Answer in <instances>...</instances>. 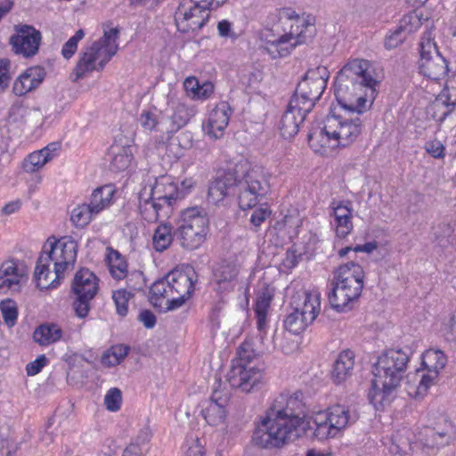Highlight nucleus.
I'll return each mask as SVG.
<instances>
[{"label":"nucleus","mask_w":456,"mask_h":456,"mask_svg":"<svg viewBox=\"0 0 456 456\" xmlns=\"http://www.w3.org/2000/svg\"><path fill=\"white\" fill-rule=\"evenodd\" d=\"M274 290L269 286L263 287L256 295L255 304V314L256 317V327L260 333V340L263 342L266 330V315L273 299Z\"/></svg>","instance_id":"obj_33"},{"label":"nucleus","mask_w":456,"mask_h":456,"mask_svg":"<svg viewBox=\"0 0 456 456\" xmlns=\"http://www.w3.org/2000/svg\"><path fill=\"white\" fill-rule=\"evenodd\" d=\"M129 151V149L122 148L113 156L110 162V168L113 171H123L129 167L132 160V155Z\"/></svg>","instance_id":"obj_51"},{"label":"nucleus","mask_w":456,"mask_h":456,"mask_svg":"<svg viewBox=\"0 0 456 456\" xmlns=\"http://www.w3.org/2000/svg\"><path fill=\"white\" fill-rule=\"evenodd\" d=\"M130 350V347L128 346H125L122 344L115 345L110 347L108 351L115 357L117 358L118 362L120 363V362L126 357Z\"/></svg>","instance_id":"obj_61"},{"label":"nucleus","mask_w":456,"mask_h":456,"mask_svg":"<svg viewBox=\"0 0 456 456\" xmlns=\"http://www.w3.org/2000/svg\"><path fill=\"white\" fill-rule=\"evenodd\" d=\"M115 189L111 184H106L94 190L86 203L92 211L97 216L104 209L110 207L113 201Z\"/></svg>","instance_id":"obj_36"},{"label":"nucleus","mask_w":456,"mask_h":456,"mask_svg":"<svg viewBox=\"0 0 456 456\" xmlns=\"http://www.w3.org/2000/svg\"><path fill=\"white\" fill-rule=\"evenodd\" d=\"M118 30L110 28L104 31L103 36L86 47L79 55V59L73 69L74 81H77L94 70L102 71L106 64L117 53Z\"/></svg>","instance_id":"obj_9"},{"label":"nucleus","mask_w":456,"mask_h":456,"mask_svg":"<svg viewBox=\"0 0 456 456\" xmlns=\"http://www.w3.org/2000/svg\"><path fill=\"white\" fill-rule=\"evenodd\" d=\"M139 210L142 217L148 223H155L159 219L169 217L171 208L167 205L160 204L150 195L148 199H143L142 194L139 197Z\"/></svg>","instance_id":"obj_34"},{"label":"nucleus","mask_w":456,"mask_h":456,"mask_svg":"<svg viewBox=\"0 0 456 456\" xmlns=\"http://www.w3.org/2000/svg\"><path fill=\"white\" fill-rule=\"evenodd\" d=\"M0 310L4 323L8 327H13L17 322L18 308L16 303L11 299L3 300L0 303Z\"/></svg>","instance_id":"obj_48"},{"label":"nucleus","mask_w":456,"mask_h":456,"mask_svg":"<svg viewBox=\"0 0 456 456\" xmlns=\"http://www.w3.org/2000/svg\"><path fill=\"white\" fill-rule=\"evenodd\" d=\"M232 109L226 102H222L214 108L208 116V125L205 131L208 135L214 139L223 137L226 129Z\"/></svg>","instance_id":"obj_27"},{"label":"nucleus","mask_w":456,"mask_h":456,"mask_svg":"<svg viewBox=\"0 0 456 456\" xmlns=\"http://www.w3.org/2000/svg\"><path fill=\"white\" fill-rule=\"evenodd\" d=\"M257 360V354L255 352L251 341L245 340L238 348V357L233 361L232 365L256 366Z\"/></svg>","instance_id":"obj_43"},{"label":"nucleus","mask_w":456,"mask_h":456,"mask_svg":"<svg viewBox=\"0 0 456 456\" xmlns=\"http://www.w3.org/2000/svg\"><path fill=\"white\" fill-rule=\"evenodd\" d=\"M175 233H172V227L163 224L159 225L154 232L153 248L156 251L162 252L166 250L172 243Z\"/></svg>","instance_id":"obj_42"},{"label":"nucleus","mask_w":456,"mask_h":456,"mask_svg":"<svg viewBox=\"0 0 456 456\" xmlns=\"http://www.w3.org/2000/svg\"><path fill=\"white\" fill-rule=\"evenodd\" d=\"M203 445L200 443L199 439L191 440L188 444V448L184 452L183 456H204Z\"/></svg>","instance_id":"obj_57"},{"label":"nucleus","mask_w":456,"mask_h":456,"mask_svg":"<svg viewBox=\"0 0 456 456\" xmlns=\"http://www.w3.org/2000/svg\"><path fill=\"white\" fill-rule=\"evenodd\" d=\"M277 16L281 21H291L289 33L279 37L265 39L263 45L264 50L272 59L283 58L290 54L292 50L298 45L306 43L315 34L314 17L307 15L299 16L291 8H281Z\"/></svg>","instance_id":"obj_6"},{"label":"nucleus","mask_w":456,"mask_h":456,"mask_svg":"<svg viewBox=\"0 0 456 456\" xmlns=\"http://www.w3.org/2000/svg\"><path fill=\"white\" fill-rule=\"evenodd\" d=\"M45 77L42 67L28 68L14 82L12 91L16 95L22 96L39 86Z\"/></svg>","instance_id":"obj_32"},{"label":"nucleus","mask_w":456,"mask_h":456,"mask_svg":"<svg viewBox=\"0 0 456 456\" xmlns=\"http://www.w3.org/2000/svg\"><path fill=\"white\" fill-rule=\"evenodd\" d=\"M47 363V358L45 354L39 355L35 361L29 362L26 367V371L28 376L37 375L41 371L43 367Z\"/></svg>","instance_id":"obj_55"},{"label":"nucleus","mask_w":456,"mask_h":456,"mask_svg":"<svg viewBox=\"0 0 456 456\" xmlns=\"http://www.w3.org/2000/svg\"><path fill=\"white\" fill-rule=\"evenodd\" d=\"M214 92V85L211 82H204L201 84L192 99L205 100L210 97Z\"/></svg>","instance_id":"obj_58"},{"label":"nucleus","mask_w":456,"mask_h":456,"mask_svg":"<svg viewBox=\"0 0 456 456\" xmlns=\"http://www.w3.org/2000/svg\"><path fill=\"white\" fill-rule=\"evenodd\" d=\"M243 165V173H239L238 202L241 209L256 207L269 191V183L263 172L258 168L246 171Z\"/></svg>","instance_id":"obj_12"},{"label":"nucleus","mask_w":456,"mask_h":456,"mask_svg":"<svg viewBox=\"0 0 456 456\" xmlns=\"http://www.w3.org/2000/svg\"><path fill=\"white\" fill-rule=\"evenodd\" d=\"M419 53V69L423 76L432 80H439L447 75V61L438 51L431 32H426L421 37Z\"/></svg>","instance_id":"obj_13"},{"label":"nucleus","mask_w":456,"mask_h":456,"mask_svg":"<svg viewBox=\"0 0 456 456\" xmlns=\"http://www.w3.org/2000/svg\"><path fill=\"white\" fill-rule=\"evenodd\" d=\"M358 419L359 414L354 407L343 404L332 405L315 415L314 435L320 440L335 437L340 431L354 424Z\"/></svg>","instance_id":"obj_11"},{"label":"nucleus","mask_w":456,"mask_h":456,"mask_svg":"<svg viewBox=\"0 0 456 456\" xmlns=\"http://www.w3.org/2000/svg\"><path fill=\"white\" fill-rule=\"evenodd\" d=\"M16 32L10 38V45L15 53L25 58L36 55L42 39L41 32L33 26L20 24L14 27Z\"/></svg>","instance_id":"obj_19"},{"label":"nucleus","mask_w":456,"mask_h":456,"mask_svg":"<svg viewBox=\"0 0 456 456\" xmlns=\"http://www.w3.org/2000/svg\"><path fill=\"white\" fill-rule=\"evenodd\" d=\"M292 308L293 311L289 313L284 320V327L288 331L293 334H299L305 330L311 322H306L305 317L301 315L300 312L295 309L294 306H292Z\"/></svg>","instance_id":"obj_45"},{"label":"nucleus","mask_w":456,"mask_h":456,"mask_svg":"<svg viewBox=\"0 0 456 456\" xmlns=\"http://www.w3.org/2000/svg\"><path fill=\"white\" fill-rule=\"evenodd\" d=\"M240 265L229 260L219 263L213 270L211 284L220 296L232 292L238 283Z\"/></svg>","instance_id":"obj_22"},{"label":"nucleus","mask_w":456,"mask_h":456,"mask_svg":"<svg viewBox=\"0 0 456 456\" xmlns=\"http://www.w3.org/2000/svg\"><path fill=\"white\" fill-rule=\"evenodd\" d=\"M200 85L201 84L195 77H189L185 78L183 82V86L186 91V94L191 99L192 97H195V94L198 91Z\"/></svg>","instance_id":"obj_60"},{"label":"nucleus","mask_w":456,"mask_h":456,"mask_svg":"<svg viewBox=\"0 0 456 456\" xmlns=\"http://www.w3.org/2000/svg\"><path fill=\"white\" fill-rule=\"evenodd\" d=\"M217 29L219 36L223 37H232L233 34L232 32V24L226 20L218 22Z\"/></svg>","instance_id":"obj_64"},{"label":"nucleus","mask_w":456,"mask_h":456,"mask_svg":"<svg viewBox=\"0 0 456 456\" xmlns=\"http://www.w3.org/2000/svg\"><path fill=\"white\" fill-rule=\"evenodd\" d=\"M106 261L110 273L116 280H122L127 274V264L122 255L112 248H107Z\"/></svg>","instance_id":"obj_38"},{"label":"nucleus","mask_w":456,"mask_h":456,"mask_svg":"<svg viewBox=\"0 0 456 456\" xmlns=\"http://www.w3.org/2000/svg\"><path fill=\"white\" fill-rule=\"evenodd\" d=\"M209 13L195 0H181L175 12L177 29L182 33L200 30L208 21Z\"/></svg>","instance_id":"obj_16"},{"label":"nucleus","mask_w":456,"mask_h":456,"mask_svg":"<svg viewBox=\"0 0 456 456\" xmlns=\"http://www.w3.org/2000/svg\"><path fill=\"white\" fill-rule=\"evenodd\" d=\"M71 289L76 295L73 309L77 316L85 318L90 309V301L98 292V279L89 269L81 268L74 276Z\"/></svg>","instance_id":"obj_15"},{"label":"nucleus","mask_w":456,"mask_h":456,"mask_svg":"<svg viewBox=\"0 0 456 456\" xmlns=\"http://www.w3.org/2000/svg\"><path fill=\"white\" fill-rule=\"evenodd\" d=\"M9 69H10V61L7 59H0V85L7 86L10 76H9Z\"/></svg>","instance_id":"obj_63"},{"label":"nucleus","mask_w":456,"mask_h":456,"mask_svg":"<svg viewBox=\"0 0 456 456\" xmlns=\"http://www.w3.org/2000/svg\"><path fill=\"white\" fill-rule=\"evenodd\" d=\"M48 161L43 151H37L30 153L23 161L22 167L27 173H34L45 166Z\"/></svg>","instance_id":"obj_47"},{"label":"nucleus","mask_w":456,"mask_h":456,"mask_svg":"<svg viewBox=\"0 0 456 456\" xmlns=\"http://www.w3.org/2000/svg\"><path fill=\"white\" fill-rule=\"evenodd\" d=\"M209 221L206 213L199 208L182 211L175 236L180 245L188 250L198 248L206 240Z\"/></svg>","instance_id":"obj_10"},{"label":"nucleus","mask_w":456,"mask_h":456,"mask_svg":"<svg viewBox=\"0 0 456 456\" xmlns=\"http://www.w3.org/2000/svg\"><path fill=\"white\" fill-rule=\"evenodd\" d=\"M304 106L297 97H291L280 122L281 134L284 139H291L298 133L300 125L312 110H305Z\"/></svg>","instance_id":"obj_23"},{"label":"nucleus","mask_w":456,"mask_h":456,"mask_svg":"<svg viewBox=\"0 0 456 456\" xmlns=\"http://www.w3.org/2000/svg\"><path fill=\"white\" fill-rule=\"evenodd\" d=\"M369 69V61L354 59L338 73L334 83L335 96L343 109L358 114L367 110V98L373 95L377 85Z\"/></svg>","instance_id":"obj_2"},{"label":"nucleus","mask_w":456,"mask_h":456,"mask_svg":"<svg viewBox=\"0 0 456 456\" xmlns=\"http://www.w3.org/2000/svg\"><path fill=\"white\" fill-rule=\"evenodd\" d=\"M329 77L330 72L324 66L309 69L297 84L292 97H297L305 105V110H313L316 101L323 94Z\"/></svg>","instance_id":"obj_14"},{"label":"nucleus","mask_w":456,"mask_h":456,"mask_svg":"<svg viewBox=\"0 0 456 456\" xmlns=\"http://www.w3.org/2000/svg\"><path fill=\"white\" fill-rule=\"evenodd\" d=\"M239 173H243L242 164L236 165L234 169H229L215 179L208 187V201L212 204L223 201L234 190L239 182Z\"/></svg>","instance_id":"obj_24"},{"label":"nucleus","mask_w":456,"mask_h":456,"mask_svg":"<svg viewBox=\"0 0 456 456\" xmlns=\"http://www.w3.org/2000/svg\"><path fill=\"white\" fill-rule=\"evenodd\" d=\"M291 306H294L306 322L311 323L317 317L321 309V298L318 292L304 291L301 295L293 297Z\"/></svg>","instance_id":"obj_30"},{"label":"nucleus","mask_w":456,"mask_h":456,"mask_svg":"<svg viewBox=\"0 0 456 456\" xmlns=\"http://www.w3.org/2000/svg\"><path fill=\"white\" fill-rule=\"evenodd\" d=\"M446 356L441 350L428 349L422 354V366L427 370V374H422L419 385L414 392L415 396L427 393L433 381L437 378L441 370L446 364Z\"/></svg>","instance_id":"obj_20"},{"label":"nucleus","mask_w":456,"mask_h":456,"mask_svg":"<svg viewBox=\"0 0 456 456\" xmlns=\"http://www.w3.org/2000/svg\"><path fill=\"white\" fill-rule=\"evenodd\" d=\"M85 37L83 29H78L73 37H71L62 46L61 55L69 60L77 50V44Z\"/></svg>","instance_id":"obj_53"},{"label":"nucleus","mask_w":456,"mask_h":456,"mask_svg":"<svg viewBox=\"0 0 456 456\" xmlns=\"http://www.w3.org/2000/svg\"><path fill=\"white\" fill-rule=\"evenodd\" d=\"M122 394L117 387L110 388L104 396V405L110 411H118L121 408Z\"/></svg>","instance_id":"obj_52"},{"label":"nucleus","mask_w":456,"mask_h":456,"mask_svg":"<svg viewBox=\"0 0 456 456\" xmlns=\"http://www.w3.org/2000/svg\"><path fill=\"white\" fill-rule=\"evenodd\" d=\"M456 230V221H442L433 227L434 241L440 247H446L452 242Z\"/></svg>","instance_id":"obj_39"},{"label":"nucleus","mask_w":456,"mask_h":456,"mask_svg":"<svg viewBox=\"0 0 456 456\" xmlns=\"http://www.w3.org/2000/svg\"><path fill=\"white\" fill-rule=\"evenodd\" d=\"M230 401L228 391L215 388L210 398L203 403L201 415L211 426H218L224 423L227 418V405Z\"/></svg>","instance_id":"obj_21"},{"label":"nucleus","mask_w":456,"mask_h":456,"mask_svg":"<svg viewBox=\"0 0 456 456\" xmlns=\"http://www.w3.org/2000/svg\"><path fill=\"white\" fill-rule=\"evenodd\" d=\"M409 361L410 355L401 348L387 349L378 358L372 387L368 395L377 410L389 404L395 397Z\"/></svg>","instance_id":"obj_3"},{"label":"nucleus","mask_w":456,"mask_h":456,"mask_svg":"<svg viewBox=\"0 0 456 456\" xmlns=\"http://www.w3.org/2000/svg\"><path fill=\"white\" fill-rule=\"evenodd\" d=\"M77 253V244L71 237L66 236L53 241L49 239L37 259L34 272L37 288H56L63 279L65 271L73 268Z\"/></svg>","instance_id":"obj_4"},{"label":"nucleus","mask_w":456,"mask_h":456,"mask_svg":"<svg viewBox=\"0 0 456 456\" xmlns=\"http://www.w3.org/2000/svg\"><path fill=\"white\" fill-rule=\"evenodd\" d=\"M62 330L55 323H44L38 326L34 333L35 342L40 346H49L59 341L61 338Z\"/></svg>","instance_id":"obj_37"},{"label":"nucleus","mask_w":456,"mask_h":456,"mask_svg":"<svg viewBox=\"0 0 456 456\" xmlns=\"http://www.w3.org/2000/svg\"><path fill=\"white\" fill-rule=\"evenodd\" d=\"M139 321L143 323L147 329H151L156 324V316L150 310H143L139 314Z\"/></svg>","instance_id":"obj_62"},{"label":"nucleus","mask_w":456,"mask_h":456,"mask_svg":"<svg viewBox=\"0 0 456 456\" xmlns=\"http://www.w3.org/2000/svg\"><path fill=\"white\" fill-rule=\"evenodd\" d=\"M151 196L161 205H167L173 211V207L178 200L184 197L183 191H179L178 185L167 175H162L156 179L151 189Z\"/></svg>","instance_id":"obj_26"},{"label":"nucleus","mask_w":456,"mask_h":456,"mask_svg":"<svg viewBox=\"0 0 456 456\" xmlns=\"http://www.w3.org/2000/svg\"><path fill=\"white\" fill-rule=\"evenodd\" d=\"M194 116V110L183 103H178L171 117L170 127L167 128V133H173L184 126L191 117Z\"/></svg>","instance_id":"obj_40"},{"label":"nucleus","mask_w":456,"mask_h":456,"mask_svg":"<svg viewBox=\"0 0 456 456\" xmlns=\"http://www.w3.org/2000/svg\"><path fill=\"white\" fill-rule=\"evenodd\" d=\"M96 215L92 211L86 203L76 207L72 212L70 220L77 227L86 226Z\"/></svg>","instance_id":"obj_46"},{"label":"nucleus","mask_w":456,"mask_h":456,"mask_svg":"<svg viewBox=\"0 0 456 456\" xmlns=\"http://www.w3.org/2000/svg\"><path fill=\"white\" fill-rule=\"evenodd\" d=\"M301 255L297 254L296 250L289 249L286 252V256L282 261V265L287 269H292L298 264Z\"/></svg>","instance_id":"obj_59"},{"label":"nucleus","mask_w":456,"mask_h":456,"mask_svg":"<svg viewBox=\"0 0 456 456\" xmlns=\"http://www.w3.org/2000/svg\"><path fill=\"white\" fill-rule=\"evenodd\" d=\"M28 274L25 266H20L13 260L4 262L0 265V290H19L22 279Z\"/></svg>","instance_id":"obj_28"},{"label":"nucleus","mask_w":456,"mask_h":456,"mask_svg":"<svg viewBox=\"0 0 456 456\" xmlns=\"http://www.w3.org/2000/svg\"><path fill=\"white\" fill-rule=\"evenodd\" d=\"M354 366V354L347 349L342 351L334 362L331 379L334 383L341 384L352 374Z\"/></svg>","instance_id":"obj_35"},{"label":"nucleus","mask_w":456,"mask_h":456,"mask_svg":"<svg viewBox=\"0 0 456 456\" xmlns=\"http://www.w3.org/2000/svg\"><path fill=\"white\" fill-rule=\"evenodd\" d=\"M31 110L25 106L21 102H15L8 111L7 120L10 124L18 126L29 122Z\"/></svg>","instance_id":"obj_44"},{"label":"nucleus","mask_w":456,"mask_h":456,"mask_svg":"<svg viewBox=\"0 0 456 456\" xmlns=\"http://www.w3.org/2000/svg\"><path fill=\"white\" fill-rule=\"evenodd\" d=\"M330 208L334 216L336 235L338 238L344 239L353 230L351 202L348 200L332 201Z\"/></svg>","instance_id":"obj_29"},{"label":"nucleus","mask_w":456,"mask_h":456,"mask_svg":"<svg viewBox=\"0 0 456 456\" xmlns=\"http://www.w3.org/2000/svg\"><path fill=\"white\" fill-rule=\"evenodd\" d=\"M454 436L452 423L442 416L434 427H423L417 434V440L423 447L433 449L448 445Z\"/></svg>","instance_id":"obj_18"},{"label":"nucleus","mask_w":456,"mask_h":456,"mask_svg":"<svg viewBox=\"0 0 456 456\" xmlns=\"http://www.w3.org/2000/svg\"><path fill=\"white\" fill-rule=\"evenodd\" d=\"M456 106V74L450 77L438 97L429 106L433 118L442 123Z\"/></svg>","instance_id":"obj_25"},{"label":"nucleus","mask_w":456,"mask_h":456,"mask_svg":"<svg viewBox=\"0 0 456 456\" xmlns=\"http://www.w3.org/2000/svg\"><path fill=\"white\" fill-rule=\"evenodd\" d=\"M231 387L250 393L260 389L265 382L263 369L257 366L232 365L227 373Z\"/></svg>","instance_id":"obj_17"},{"label":"nucleus","mask_w":456,"mask_h":456,"mask_svg":"<svg viewBox=\"0 0 456 456\" xmlns=\"http://www.w3.org/2000/svg\"><path fill=\"white\" fill-rule=\"evenodd\" d=\"M362 128V121L358 116L330 114L326 117L322 128H314L308 134V142L316 151L319 146L347 147L356 141Z\"/></svg>","instance_id":"obj_7"},{"label":"nucleus","mask_w":456,"mask_h":456,"mask_svg":"<svg viewBox=\"0 0 456 456\" xmlns=\"http://www.w3.org/2000/svg\"><path fill=\"white\" fill-rule=\"evenodd\" d=\"M157 112L158 110L156 107H152L149 110H143L142 111L139 120L144 129L152 131L161 123Z\"/></svg>","instance_id":"obj_50"},{"label":"nucleus","mask_w":456,"mask_h":456,"mask_svg":"<svg viewBox=\"0 0 456 456\" xmlns=\"http://www.w3.org/2000/svg\"><path fill=\"white\" fill-rule=\"evenodd\" d=\"M420 26V20L416 13L404 15L400 25L390 35L387 36L384 45L386 49L396 48L405 39V35L417 30Z\"/></svg>","instance_id":"obj_31"},{"label":"nucleus","mask_w":456,"mask_h":456,"mask_svg":"<svg viewBox=\"0 0 456 456\" xmlns=\"http://www.w3.org/2000/svg\"><path fill=\"white\" fill-rule=\"evenodd\" d=\"M302 394L281 393L275 396L256 423L252 443L265 450L281 449L310 428Z\"/></svg>","instance_id":"obj_1"},{"label":"nucleus","mask_w":456,"mask_h":456,"mask_svg":"<svg viewBox=\"0 0 456 456\" xmlns=\"http://www.w3.org/2000/svg\"><path fill=\"white\" fill-rule=\"evenodd\" d=\"M426 151L435 159H442L444 157V147L443 143L436 140H430L425 144Z\"/></svg>","instance_id":"obj_54"},{"label":"nucleus","mask_w":456,"mask_h":456,"mask_svg":"<svg viewBox=\"0 0 456 456\" xmlns=\"http://www.w3.org/2000/svg\"><path fill=\"white\" fill-rule=\"evenodd\" d=\"M270 211L265 208H259L254 210V212L251 215L250 222L251 224L258 227L260 226L264 221L270 216Z\"/></svg>","instance_id":"obj_56"},{"label":"nucleus","mask_w":456,"mask_h":456,"mask_svg":"<svg viewBox=\"0 0 456 456\" xmlns=\"http://www.w3.org/2000/svg\"><path fill=\"white\" fill-rule=\"evenodd\" d=\"M364 272L355 262L341 265L334 273L331 291L328 297L338 312L350 311L359 299L363 288Z\"/></svg>","instance_id":"obj_8"},{"label":"nucleus","mask_w":456,"mask_h":456,"mask_svg":"<svg viewBox=\"0 0 456 456\" xmlns=\"http://www.w3.org/2000/svg\"><path fill=\"white\" fill-rule=\"evenodd\" d=\"M412 434L407 428H403L397 430L392 436V444L390 452L395 454L406 453L411 449Z\"/></svg>","instance_id":"obj_41"},{"label":"nucleus","mask_w":456,"mask_h":456,"mask_svg":"<svg viewBox=\"0 0 456 456\" xmlns=\"http://www.w3.org/2000/svg\"><path fill=\"white\" fill-rule=\"evenodd\" d=\"M196 281L195 271L174 269L163 278L156 281L150 289V300L154 307L172 311L183 306L191 297Z\"/></svg>","instance_id":"obj_5"},{"label":"nucleus","mask_w":456,"mask_h":456,"mask_svg":"<svg viewBox=\"0 0 456 456\" xmlns=\"http://www.w3.org/2000/svg\"><path fill=\"white\" fill-rule=\"evenodd\" d=\"M133 294L125 289H118L113 292L112 298L116 305L117 313L120 316H126L128 312V302Z\"/></svg>","instance_id":"obj_49"}]
</instances>
